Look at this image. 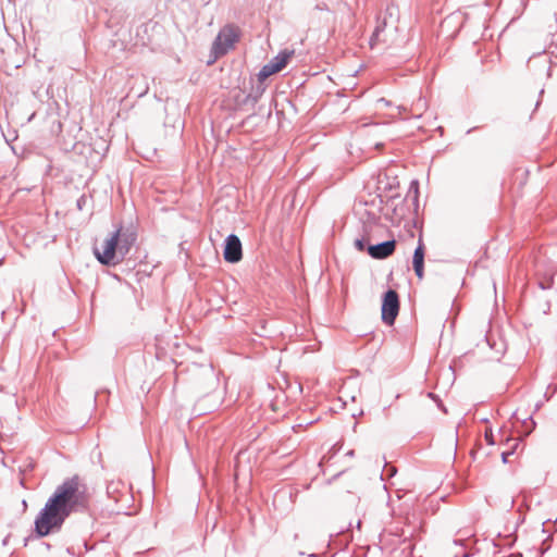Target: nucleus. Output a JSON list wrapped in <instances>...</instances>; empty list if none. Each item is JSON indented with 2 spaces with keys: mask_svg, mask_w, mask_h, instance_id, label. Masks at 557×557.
<instances>
[{
  "mask_svg": "<svg viewBox=\"0 0 557 557\" xmlns=\"http://www.w3.org/2000/svg\"><path fill=\"white\" fill-rule=\"evenodd\" d=\"M87 509V497L81 490L78 475L69 478L54 490L34 522L37 539L59 532L73 512Z\"/></svg>",
  "mask_w": 557,
  "mask_h": 557,
  "instance_id": "f257e3e1",
  "label": "nucleus"
},
{
  "mask_svg": "<svg viewBox=\"0 0 557 557\" xmlns=\"http://www.w3.org/2000/svg\"><path fill=\"white\" fill-rule=\"evenodd\" d=\"M398 21V9L395 5H388L377 17L376 27L370 38V45L373 47L377 42H392L389 35L397 30L396 22Z\"/></svg>",
  "mask_w": 557,
  "mask_h": 557,
  "instance_id": "f03ea898",
  "label": "nucleus"
},
{
  "mask_svg": "<svg viewBox=\"0 0 557 557\" xmlns=\"http://www.w3.org/2000/svg\"><path fill=\"white\" fill-rule=\"evenodd\" d=\"M92 251L96 259L106 267H114L124 260L122 255H120L117 234L112 233L104 240L101 249L95 246Z\"/></svg>",
  "mask_w": 557,
  "mask_h": 557,
  "instance_id": "7ed1b4c3",
  "label": "nucleus"
},
{
  "mask_svg": "<svg viewBox=\"0 0 557 557\" xmlns=\"http://www.w3.org/2000/svg\"><path fill=\"white\" fill-rule=\"evenodd\" d=\"M238 40V34L233 26L223 27L216 38L212 44V53L214 54V59H218L227 53V51L234 46V44Z\"/></svg>",
  "mask_w": 557,
  "mask_h": 557,
  "instance_id": "20e7f679",
  "label": "nucleus"
},
{
  "mask_svg": "<svg viewBox=\"0 0 557 557\" xmlns=\"http://www.w3.org/2000/svg\"><path fill=\"white\" fill-rule=\"evenodd\" d=\"M399 296L396 290L387 289L382 297V321L393 325L399 312Z\"/></svg>",
  "mask_w": 557,
  "mask_h": 557,
  "instance_id": "39448f33",
  "label": "nucleus"
},
{
  "mask_svg": "<svg viewBox=\"0 0 557 557\" xmlns=\"http://www.w3.org/2000/svg\"><path fill=\"white\" fill-rule=\"evenodd\" d=\"M294 54V51H281L277 55H275L271 61L262 66V69L258 73L259 81H265L271 75L278 73L282 71L288 63V60Z\"/></svg>",
  "mask_w": 557,
  "mask_h": 557,
  "instance_id": "423d86ee",
  "label": "nucleus"
},
{
  "mask_svg": "<svg viewBox=\"0 0 557 557\" xmlns=\"http://www.w3.org/2000/svg\"><path fill=\"white\" fill-rule=\"evenodd\" d=\"M113 234H117L120 255L125 259L137 242V230L134 224L131 223L127 226H120Z\"/></svg>",
  "mask_w": 557,
  "mask_h": 557,
  "instance_id": "0eeeda50",
  "label": "nucleus"
},
{
  "mask_svg": "<svg viewBox=\"0 0 557 557\" xmlns=\"http://www.w3.org/2000/svg\"><path fill=\"white\" fill-rule=\"evenodd\" d=\"M223 257L226 262L237 263L243 258V247L239 237L230 234L224 240Z\"/></svg>",
  "mask_w": 557,
  "mask_h": 557,
  "instance_id": "6e6552de",
  "label": "nucleus"
},
{
  "mask_svg": "<svg viewBox=\"0 0 557 557\" xmlns=\"http://www.w3.org/2000/svg\"><path fill=\"white\" fill-rule=\"evenodd\" d=\"M376 191L380 198L394 199L399 196L394 193L399 187L398 176H376Z\"/></svg>",
  "mask_w": 557,
  "mask_h": 557,
  "instance_id": "1a4fd4ad",
  "label": "nucleus"
},
{
  "mask_svg": "<svg viewBox=\"0 0 557 557\" xmlns=\"http://www.w3.org/2000/svg\"><path fill=\"white\" fill-rule=\"evenodd\" d=\"M395 249H396V240L391 239V240H385V242L377 243L374 245H369L368 253L373 259L383 260V259H386L389 256H392L394 253Z\"/></svg>",
  "mask_w": 557,
  "mask_h": 557,
  "instance_id": "9d476101",
  "label": "nucleus"
},
{
  "mask_svg": "<svg viewBox=\"0 0 557 557\" xmlns=\"http://www.w3.org/2000/svg\"><path fill=\"white\" fill-rule=\"evenodd\" d=\"M424 257L425 246L423 244L422 238L420 237L412 256V267L419 280H422L424 277Z\"/></svg>",
  "mask_w": 557,
  "mask_h": 557,
  "instance_id": "9b49d317",
  "label": "nucleus"
},
{
  "mask_svg": "<svg viewBox=\"0 0 557 557\" xmlns=\"http://www.w3.org/2000/svg\"><path fill=\"white\" fill-rule=\"evenodd\" d=\"M375 220V216H372ZM375 226V221H368L362 224L361 236L357 237L354 242V246L358 251H368V244L370 242V233L372 228Z\"/></svg>",
  "mask_w": 557,
  "mask_h": 557,
  "instance_id": "f8f14e48",
  "label": "nucleus"
},
{
  "mask_svg": "<svg viewBox=\"0 0 557 557\" xmlns=\"http://www.w3.org/2000/svg\"><path fill=\"white\" fill-rule=\"evenodd\" d=\"M264 91H265L264 81H259L258 79V83L256 85L251 86V89L248 92V95L245 97L243 103L245 106L255 107L256 103L259 101V99L264 94Z\"/></svg>",
  "mask_w": 557,
  "mask_h": 557,
  "instance_id": "ddd939ff",
  "label": "nucleus"
},
{
  "mask_svg": "<svg viewBox=\"0 0 557 557\" xmlns=\"http://www.w3.org/2000/svg\"><path fill=\"white\" fill-rule=\"evenodd\" d=\"M406 199L411 200L414 209H418L419 206V182L418 180H412L410 182Z\"/></svg>",
  "mask_w": 557,
  "mask_h": 557,
  "instance_id": "4468645a",
  "label": "nucleus"
},
{
  "mask_svg": "<svg viewBox=\"0 0 557 557\" xmlns=\"http://www.w3.org/2000/svg\"><path fill=\"white\" fill-rule=\"evenodd\" d=\"M537 285L543 290L550 289L554 285V275H549L544 280H540Z\"/></svg>",
  "mask_w": 557,
  "mask_h": 557,
  "instance_id": "2eb2a0df",
  "label": "nucleus"
},
{
  "mask_svg": "<svg viewBox=\"0 0 557 557\" xmlns=\"http://www.w3.org/2000/svg\"><path fill=\"white\" fill-rule=\"evenodd\" d=\"M523 426L525 428V435H529L533 429L535 428V422L532 417H528L521 420Z\"/></svg>",
  "mask_w": 557,
  "mask_h": 557,
  "instance_id": "dca6fc26",
  "label": "nucleus"
},
{
  "mask_svg": "<svg viewBox=\"0 0 557 557\" xmlns=\"http://www.w3.org/2000/svg\"><path fill=\"white\" fill-rule=\"evenodd\" d=\"M510 442H512V445H510V447L507 449V450H512V455L517 451L518 447L521 445V440L519 438H511V440H507V443L509 444Z\"/></svg>",
  "mask_w": 557,
  "mask_h": 557,
  "instance_id": "f3484780",
  "label": "nucleus"
},
{
  "mask_svg": "<svg viewBox=\"0 0 557 557\" xmlns=\"http://www.w3.org/2000/svg\"><path fill=\"white\" fill-rule=\"evenodd\" d=\"M484 438L488 445L493 446L495 444L494 434L492 430L485 431Z\"/></svg>",
  "mask_w": 557,
  "mask_h": 557,
  "instance_id": "a211bd4d",
  "label": "nucleus"
},
{
  "mask_svg": "<svg viewBox=\"0 0 557 557\" xmlns=\"http://www.w3.org/2000/svg\"><path fill=\"white\" fill-rule=\"evenodd\" d=\"M86 201H87L86 196H85V195L81 196V197L77 199V201H76V207H77V209H78V210H83V208H84V206H85Z\"/></svg>",
  "mask_w": 557,
  "mask_h": 557,
  "instance_id": "6ab92c4d",
  "label": "nucleus"
},
{
  "mask_svg": "<svg viewBox=\"0 0 557 557\" xmlns=\"http://www.w3.org/2000/svg\"><path fill=\"white\" fill-rule=\"evenodd\" d=\"M512 455V450H505L502 453V460L504 463L508 462V457Z\"/></svg>",
  "mask_w": 557,
  "mask_h": 557,
  "instance_id": "aec40b11",
  "label": "nucleus"
},
{
  "mask_svg": "<svg viewBox=\"0 0 557 557\" xmlns=\"http://www.w3.org/2000/svg\"><path fill=\"white\" fill-rule=\"evenodd\" d=\"M116 491V486L114 482H111L107 485V492L108 494H111Z\"/></svg>",
  "mask_w": 557,
  "mask_h": 557,
  "instance_id": "412c9836",
  "label": "nucleus"
},
{
  "mask_svg": "<svg viewBox=\"0 0 557 557\" xmlns=\"http://www.w3.org/2000/svg\"><path fill=\"white\" fill-rule=\"evenodd\" d=\"M428 397L431 398L435 404L441 400L440 396L432 392L428 393Z\"/></svg>",
  "mask_w": 557,
  "mask_h": 557,
  "instance_id": "4be33fe9",
  "label": "nucleus"
},
{
  "mask_svg": "<svg viewBox=\"0 0 557 557\" xmlns=\"http://www.w3.org/2000/svg\"><path fill=\"white\" fill-rule=\"evenodd\" d=\"M436 405H437L438 409H441L443 412L447 413V409L444 406L442 400L437 401Z\"/></svg>",
  "mask_w": 557,
  "mask_h": 557,
  "instance_id": "5701e85b",
  "label": "nucleus"
},
{
  "mask_svg": "<svg viewBox=\"0 0 557 557\" xmlns=\"http://www.w3.org/2000/svg\"><path fill=\"white\" fill-rule=\"evenodd\" d=\"M377 102H379V103H383L384 106H389V103H391V102H389L388 100H386L385 98H381V99H379V100H377Z\"/></svg>",
  "mask_w": 557,
  "mask_h": 557,
  "instance_id": "b1692460",
  "label": "nucleus"
},
{
  "mask_svg": "<svg viewBox=\"0 0 557 557\" xmlns=\"http://www.w3.org/2000/svg\"><path fill=\"white\" fill-rule=\"evenodd\" d=\"M0 392L1 393H11L3 384H0Z\"/></svg>",
  "mask_w": 557,
  "mask_h": 557,
  "instance_id": "393cba45",
  "label": "nucleus"
},
{
  "mask_svg": "<svg viewBox=\"0 0 557 557\" xmlns=\"http://www.w3.org/2000/svg\"><path fill=\"white\" fill-rule=\"evenodd\" d=\"M90 522H91V518L89 516H86L85 521H84L85 527H88L90 524Z\"/></svg>",
  "mask_w": 557,
  "mask_h": 557,
  "instance_id": "a878e982",
  "label": "nucleus"
},
{
  "mask_svg": "<svg viewBox=\"0 0 557 557\" xmlns=\"http://www.w3.org/2000/svg\"><path fill=\"white\" fill-rule=\"evenodd\" d=\"M545 552H546V548H541L537 557H543Z\"/></svg>",
  "mask_w": 557,
  "mask_h": 557,
  "instance_id": "bb28decb",
  "label": "nucleus"
},
{
  "mask_svg": "<svg viewBox=\"0 0 557 557\" xmlns=\"http://www.w3.org/2000/svg\"><path fill=\"white\" fill-rule=\"evenodd\" d=\"M347 455H348V456H352V455H354V450H349V451L347 453Z\"/></svg>",
  "mask_w": 557,
  "mask_h": 557,
  "instance_id": "cd10ccee",
  "label": "nucleus"
},
{
  "mask_svg": "<svg viewBox=\"0 0 557 557\" xmlns=\"http://www.w3.org/2000/svg\"><path fill=\"white\" fill-rule=\"evenodd\" d=\"M381 146H382V144H376V145H375V148H377V149H379Z\"/></svg>",
  "mask_w": 557,
  "mask_h": 557,
  "instance_id": "c85d7f7f",
  "label": "nucleus"
},
{
  "mask_svg": "<svg viewBox=\"0 0 557 557\" xmlns=\"http://www.w3.org/2000/svg\"><path fill=\"white\" fill-rule=\"evenodd\" d=\"M8 543V539H4L3 540V545H5Z\"/></svg>",
  "mask_w": 557,
  "mask_h": 557,
  "instance_id": "c756f323",
  "label": "nucleus"
},
{
  "mask_svg": "<svg viewBox=\"0 0 557 557\" xmlns=\"http://www.w3.org/2000/svg\"><path fill=\"white\" fill-rule=\"evenodd\" d=\"M3 264V259H0V267Z\"/></svg>",
  "mask_w": 557,
  "mask_h": 557,
  "instance_id": "7c9ffc66",
  "label": "nucleus"
}]
</instances>
